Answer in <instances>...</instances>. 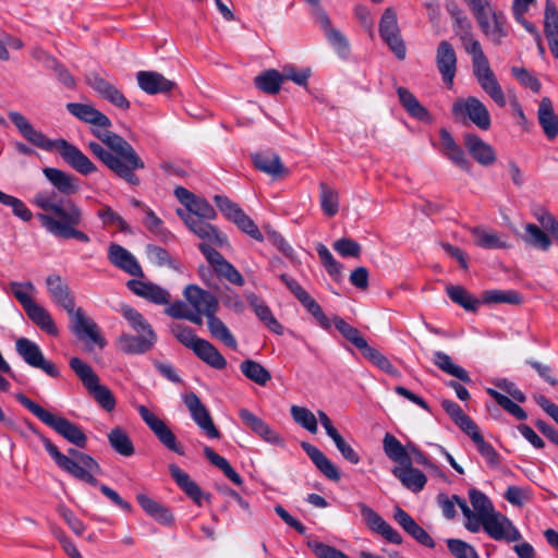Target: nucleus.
Returning <instances> with one entry per match:
<instances>
[{
  "label": "nucleus",
  "mask_w": 558,
  "mask_h": 558,
  "mask_svg": "<svg viewBox=\"0 0 558 558\" xmlns=\"http://www.w3.org/2000/svg\"><path fill=\"white\" fill-rule=\"evenodd\" d=\"M544 33L546 38L558 37V10L550 0L545 5Z\"/></svg>",
  "instance_id": "obj_64"
},
{
  "label": "nucleus",
  "mask_w": 558,
  "mask_h": 558,
  "mask_svg": "<svg viewBox=\"0 0 558 558\" xmlns=\"http://www.w3.org/2000/svg\"><path fill=\"white\" fill-rule=\"evenodd\" d=\"M255 86L265 94L276 95L280 92L282 82L281 72L275 69L266 70L254 78Z\"/></svg>",
  "instance_id": "obj_44"
},
{
  "label": "nucleus",
  "mask_w": 558,
  "mask_h": 558,
  "mask_svg": "<svg viewBox=\"0 0 558 558\" xmlns=\"http://www.w3.org/2000/svg\"><path fill=\"white\" fill-rule=\"evenodd\" d=\"M204 454L209 460V462L220 469L222 473L228 477L233 484L240 486L243 483L242 477L231 466L229 461L223 457L219 456L216 451H214L210 447L206 446L204 448Z\"/></svg>",
  "instance_id": "obj_48"
},
{
  "label": "nucleus",
  "mask_w": 558,
  "mask_h": 558,
  "mask_svg": "<svg viewBox=\"0 0 558 558\" xmlns=\"http://www.w3.org/2000/svg\"><path fill=\"white\" fill-rule=\"evenodd\" d=\"M522 241L530 247L547 252L551 247L553 240L539 226L529 222L524 226Z\"/></svg>",
  "instance_id": "obj_38"
},
{
  "label": "nucleus",
  "mask_w": 558,
  "mask_h": 558,
  "mask_svg": "<svg viewBox=\"0 0 558 558\" xmlns=\"http://www.w3.org/2000/svg\"><path fill=\"white\" fill-rule=\"evenodd\" d=\"M137 411L142 420L167 449L178 453L179 456H184L182 446L178 444L175 435L163 420L156 416L145 405H138Z\"/></svg>",
  "instance_id": "obj_14"
},
{
  "label": "nucleus",
  "mask_w": 558,
  "mask_h": 558,
  "mask_svg": "<svg viewBox=\"0 0 558 558\" xmlns=\"http://www.w3.org/2000/svg\"><path fill=\"white\" fill-rule=\"evenodd\" d=\"M333 324L337 330L353 345H355L361 352H363L368 345L367 341L363 338L360 330L350 324H348L343 318L336 316L333 318Z\"/></svg>",
  "instance_id": "obj_51"
},
{
  "label": "nucleus",
  "mask_w": 558,
  "mask_h": 558,
  "mask_svg": "<svg viewBox=\"0 0 558 558\" xmlns=\"http://www.w3.org/2000/svg\"><path fill=\"white\" fill-rule=\"evenodd\" d=\"M471 233L474 236V243L482 248L494 250L508 247L507 242L501 240L497 233L488 232L482 227L473 228Z\"/></svg>",
  "instance_id": "obj_50"
},
{
  "label": "nucleus",
  "mask_w": 558,
  "mask_h": 558,
  "mask_svg": "<svg viewBox=\"0 0 558 558\" xmlns=\"http://www.w3.org/2000/svg\"><path fill=\"white\" fill-rule=\"evenodd\" d=\"M29 428L40 439L45 449L60 470L92 486L98 485V480L95 475L101 474V468L92 456L75 448H69L68 454H64L36 427L29 425Z\"/></svg>",
  "instance_id": "obj_4"
},
{
  "label": "nucleus",
  "mask_w": 558,
  "mask_h": 558,
  "mask_svg": "<svg viewBox=\"0 0 558 558\" xmlns=\"http://www.w3.org/2000/svg\"><path fill=\"white\" fill-rule=\"evenodd\" d=\"M486 392L509 414L513 415L517 420L524 421L527 417V413L523 408L513 402L509 397L500 393L499 391L487 388Z\"/></svg>",
  "instance_id": "obj_55"
},
{
  "label": "nucleus",
  "mask_w": 558,
  "mask_h": 558,
  "mask_svg": "<svg viewBox=\"0 0 558 558\" xmlns=\"http://www.w3.org/2000/svg\"><path fill=\"white\" fill-rule=\"evenodd\" d=\"M392 474L404 487L414 493L421 492L427 482L426 475L418 469L413 468L412 464L396 466Z\"/></svg>",
  "instance_id": "obj_35"
},
{
  "label": "nucleus",
  "mask_w": 558,
  "mask_h": 558,
  "mask_svg": "<svg viewBox=\"0 0 558 558\" xmlns=\"http://www.w3.org/2000/svg\"><path fill=\"white\" fill-rule=\"evenodd\" d=\"M316 252L328 275L336 281L342 278V265L335 259L328 247L322 243L317 244Z\"/></svg>",
  "instance_id": "obj_54"
},
{
  "label": "nucleus",
  "mask_w": 558,
  "mask_h": 558,
  "mask_svg": "<svg viewBox=\"0 0 558 558\" xmlns=\"http://www.w3.org/2000/svg\"><path fill=\"white\" fill-rule=\"evenodd\" d=\"M302 449L310 457L315 466L330 481L338 482L340 480V473L337 466L314 445L303 441L301 444Z\"/></svg>",
  "instance_id": "obj_33"
},
{
  "label": "nucleus",
  "mask_w": 558,
  "mask_h": 558,
  "mask_svg": "<svg viewBox=\"0 0 558 558\" xmlns=\"http://www.w3.org/2000/svg\"><path fill=\"white\" fill-rule=\"evenodd\" d=\"M207 325L214 338L220 340L225 345L233 350L238 348V342L234 336L231 333L226 324L216 316V314H211L207 318Z\"/></svg>",
  "instance_id": "obj_47"
},
{
  "label": "nucleus",
  "mask_w": 558,
  "mask_h": 558,
  "mask_svg": "<svg viewBox=\"0 0 558 558\" xmlns=\"http://www.w3.org/2000/svg\"><path fill=\"white\" fill-rule=\"evenodd\" d=\"M254 167L270 175L272 179L284 178L289 174V170L281 162L279 155L272 151H260L252 155Z\"/></svg>",
  "instance_id": "obj_30"
},
{
  "label": "nucleus",
  "mask_w": 558,
  "mask_h": 558,
  "mask_svg": "<svg viewBox=\"0 0 558 558\" xmlns=\"http://www.w3.org/2000/svg\"><path fill=\"white\" fill-rule=\"evenodd\" d=\"M240 371L247 379L259 386H265L271 379L270 372L254 360H244L240 364Z\"/></svg>",
  "instance_id": "obj_46"
},
{
  "label": "nucleus",
  "mask_w": 558,
  "mask_h": 558,
  "mask_svg": "<svg viewBox=\"0 0 558 558\" xmlns=\"http://www.w3.org/2000/svg\"><path fill=\"white\" fill-rule=\"evenodd\" d=\"M213 246L205 242L198 244V250L205 256L214 272L233 286L243 287L245 280L242 274Z\"/></svg>",
  "instance_id": "obj_12"
},
{
  "label": "nucleus",
  "mask_w": 558,
  "mask_h": 558,
  "mask_svg": "<svg viewBox=\"0 0 558 558\" xmlns=\"http://www.w3.org/2000/svg\"><path fill=\"white\" fill-rule=\"evenodd\" d=\"M477 83L482 87V89L489 95V97L499 106L505 107L507 104L506 96L504 94V90L498 83L496 75L493 74L487 77H483L482 80H478Z\"/></svg>",
  "instance_id": "obj_58"
},
{
  "label": "nucleus",
  "mask_w": 558,
  "mask_h": 558,
  "mask_svg": "<svg viewBox=\"0 0 558 558\" xmlns=\"http://www.w3.org/2000/svg\"><path fill=\"white\" fill-rule=\"evenodd\" d=\"M174 337L186 348L191 349L195 355L204 363L215 369H223L227 366V360L209 341L197 337L194 330L185 325L177 324L172 327Z\"/></svg>",
  "instance_id": "obj_6"
},
{
  "label": "nucleus",
  "mask_w": 558,
  "mask_h": 558,
  "mask_svg": "<svg viewBox=\"0 0 558 558\" xmlns=\"http://www.w3.org/2000/svg\"><path fill=\"white\" fill-rule=\"evenodd\" d=\"M537 118L545 136L549 141L555 140L558 136V116L555 113L551 100L548 97L542 99Z\"/></svg>",
  "instance_id": "obj_34"
},
{
  "label": "nucleus",
  "mask_w": 558,
  "mask_h": 558,
  "mask_svg": "<svg viewBox=\"0 0 558 558\" xmlns=\"http://www.w3.org/2000/svg\"><path fill=\"white\" fill-rule=\"evenodd\" d=\"M397 94L400 104L412 118L422 122H432L428 110L418 101L412 92L405 87H399Z\"/></svg>",
  "instance_id": "obj_37"
},
{
  "label": "nucleus",
  "mask_w": 558,
  "mask_h": 558,
  "mask_svg": "<svg viewBox=\"0 0 558 558\" xmlns=\"http://www.w3.org/2000/svg\"><path fill=\"white\" fill-rule=\"evenodd\" d=\"M15 398L32 414H34L44 424L52 428L66 441L76 446L77 448H86L87 436L77 424L63 416L53 415L49 411L45 410L41 405L26 397L24 393H16Z\"/></svg>",
  "instance_id": "obj_5"
},
{
  "label": "nucleus",
  "mask_w": 558,
  "mask_h": 558,
  "mask_svg": "<svg viewBox=\"0 0 558 558\" xmlns=\"http://www.w3.org/2000/svg\"><path fill=\"white\" fill-rule=\"evenodd\" d=\"M320 192V206L324 214L328 217H333L339 210V195L338 192L331 189L327 183H319Z\"/></svg>",
  "instance_id": "obj_53"
},
{
  "label": "nucleus",
  "mask_w": 558,
  "mask_h": 558,
  "mask_svg": "<svg viewBox=\"0 0 558 558\" xmlns=\"http://www.w3.org/2000/svg\"><path fill=\"white\" fill-rule=\"evenodd\" d=\"M433 362L439 369L458 378L462 383L470 384L472 381L469 373L463 367L454 364L447 353L436 351L434 353Z\"/></svg>",
  "instance_id": "obj_43"
},
{
  "label": "nucleus",
  "mask_w": 558,
  "mask_h": 558,
  "mask_svg": "<svg viewBox=\"0 0 558 558\" xmlns=\"http://www.w3.org/2000/svg\"><path fill=\"white\" fill-rule=\"evenodd\" d=\"M313 17L324 31L329 44L341 54L348 52L349 41L340 31L336 29L331 25V21L327 12L325 10H317V14L313 15Z\"/></svg>",
  "instance_id": "obj_32"
},
{
  "label": "nucleus",
  "mask_w": 558,
  "mask_h": 558,
  "mask_svg": "<svg viewBox=\"0 0 558 558\" xmlns=\"http://www.w3.org/2000/svg\"><path fill=\"white\" fill-rule=\"evenodd\" d=\"M383 447L386 456L397 462L399 465H409L412 464V459L410 453L403 447L397 437L387 433L383 440Z\"/></svg>",
  "instance_id": "obj_42"
},
{
  "label": "nucleus",
  "mask_w": 558,
  "mask_h": 558,
  "mask_svg": "<svg viewBox=\"0 0 558 558\" xmlns=\"http://www.w3.org/2000/svg\"><path fill=\"white\" fill-rule=\"evenodd\" d=\"M379 35L399 60L405 59V44L400 33L397 13L392 8L385 9L380 17Z\"/></svg>",
  "instance_id": "obj_11"
},
{
  "label": "nucleus",
  "mask_w": 558,
  "mask_h": 558,
  "mask_svg": "<svg viewBox=\"0 0 558 558\" xmlns=\"http://www.w3.org/2000/svg\"><path fill=\"white\" fill-rule=\"evenodd\" d=\"M15 349L23 361L32 367L39 368L52 378L60 376V371L54 363L47 360L39 345L27 338H20L15 342Z\"/></svg>",
  "instance_id": "obj_13"
},
{
  "label": "nucleus",
  "mask_w": 558,
  "mask_h": 558,
  "mask_svg": "<svg viewBox=\"0 0 558 558\" xmlns=\"http://www.w3.org/2000/svg\"><path fill=\"white\" fill-rule=\"evenodd\" d=\"M290 412L296 424L301 425L312 434L317 433V420L308 409L304 407L292 405Z\"/></svg>",
  "instance_id": "obj_60"
},
{
  "label": "nucleus",
  "mask_w": 558,
  "mask_h": 558,
  "mask_svg": "<svg viewBox=\"0 0 558 558\" xmlns=\"http://www.w3.org/2000/svg\"><path fill=\"white\" fill-rule=\"evenodd\" d=\"M156 340L154 330L141 332L138 336L123 333L118 339V345L126 354H143L154 347Z\"/></svg>",
  "instance_id": "obj_29"
},
{
  "label": "nucleus",
  "mask_w": 558,
  "mask_h": 558,
  "mask_svg": "<svg viewBox=\"0 0 558 558\" xmlns=\"http://www.w3.org/2000/svg\"><path fill=\"white\" fill-rule=\"evenodd\" d=\"M46 284L52 302L66 313L73 312L75 307V298L71 292L69 284L59 275H49L46 278Z\"/></svg>",
  "instance_id": "obj_26"
},
{
  "label": "nucleus",
  "mask_w": 558,
  "mask_h": 558,
  "mask_svg": "<svg viewBox=\"0 0 558 558\" xmlns=\"http://www.w3.org/2000/svg\"><path fill=\"white\" fill-rule=\"evenodd\" d=\"M446 543L449 551L456 558H480L475 548L462 539L448 538Z\"/></svg>",
  "instance_id": "obj_63"
},
{
  "label": "nucleus",
  "mask_w": 558,
  "mask_h": 558,
  "mask_svg": "<svg viewBox=\"0 0 558 558\" xmlns=\"http://www.w3.org/2000/svg\"><path fill=\"white\" fill-rule=\"evenodd\" d=\"M449 299L462 306L465 311L476 312L481 301L475 299L469 293L466 289L461 286H449L446 289Z\"/></svg>",
  "instance_id": "obj_49"
},
{
  "label": "nucleus",
  "mask_w": 558,
  "mask_h": 558,
  "mask_svg": "<svg viewBox=\"0 0 558 558\" xmlns=\"http://www.w3.org/2000/svg\"><path fill=\"white\" fill-rule=\"evenodd\" d=\"M121 314L137 333L153 330L151 326L147 323L143 315L134 307L124 304L121 306Z\"/></svg>",
  "instance_id": "obj_61"
},
{
  "label": "nucleus",
  "mask_w": 558,
  "mask_h": 558,
  "mask_svg": "<svg viewBox=\"0 0 558 558\" xmlns=\"http://www.w3.org/2000/svg\"><path fill=\"white\" fill-rule=\"evenodd\" d=\"M469 497L474 509L473 512L478 514L482 520L495 512L492 501L481 490L475 488L470 489Z\"/></svg>",
  "instance_id": "obj_57"
},
{
  "label": "nucleus",
  "mask_w": 558,
  "mask_h": 558,
  "mask_svg": "<svg viewBox=\"0 0 558 558\" xmlns=\"http://www.w3.org/2000/svg\"><path fill=\"white\" fill-rule=\"evenodd\" d=\"M128 289L135 295L145 299L146 301L157 304L167 305L170 303V293L162 287L151 282L140 279H130L126 282Z\"/></svg>",
  "instance_id": "obj_23"
},
{
  "label": "nucleus",
  "mask_w": 558,
  "mask_h": 558,
  "mask_svg": "<svg viewBox=\"0 0 558 558\" xmlns=\"http://www.w3.org/2000/svg\"><path fill=\"white\" fill-rule=\"evenodd\" d=\"M86 84L104 100L112 106L128 110L130 101L123 93L112 83L100 76L97 72H89L85 75Z\"/></svg>",
  "instance_id": "obj_17"
},
{
  "label": "nucleus",
  "mask_w": 558,
  "mask_h": 558,
  "mask_svg": "<svg viewBox=\"0 0 558 558\" xmlns=\"http://www.w3.org/2000/svg\"><path fill=\"white\" fill-rule=\"evenodd\" d=\"M463 143L469 154L480 165L487 167L496 161L495 149L478 135L465 133L463 136Z\"/></svg>",
  "instance_id": "obj_28"
},
{
  "label": "nucleus",
  "mask_w": 558,
  "mask_h": 558,
  "mask_svg": "<svg viewBox=\"0 0 558 558\" xmlns=\"http://www.w3.org/2000/svg\"><path fill=\"white\" fill-rule=\"evenodd\" d=\"M170 474L178 486L198 506L202 505L201 487L191 480L190 475L175 464L169 466Z\"/></svg>",
  "instance_id": "obj_39"
},
{
  "label": "nucleus",
  "mask_w": 558,
  "mask_h": 558,
  "mask_svg": "<svg viewBox=\"0 0 558 558\" xmlns=\"http://www.w3.org/2000/svg\"><path fill=\"white\" fill-rule=\"evenodd\" d=\"M136 80L141 89L149 95L166 94L171 92L175 83L154 71H140Z\"/></svg>",
  "instance_id": "obj_31"
},
{
  "label": "nucleus",
  "mask_w": 558,
  "mask_h": 558,
  "mask_svg": "<svg viewBox=\"0 0 558 558\" xmlns=\"http://www.w3.org/2000/svg\"><path fill=\"white\" fill-rule=\"evenodd\" d=\"M66 110L76 119L92 125L90 132L100 142H89L87 147L116 177L131 186H138L137 170L145 162L134 147L121 135L110 131L111 120L89 104L68 102Z\"/></svg>",
  "instance_id": "obj_2"
},
{
  "label": "nucleus",
  "mask_w": 558,
  "mask_h": 558,
  "mask_svg": "<svg viewBox=\"0 0 558 558\" xmlns=\"http://www.w3.org/2000/svg\"><path fill=\"white\" fill-rule=\"evenodd\" d=\"M362 354L365 359H367L371 363H373L380 371H383L391 376H396V377L400 376V372L377 349H375L371 345H367L366 349L362 352Z\"/></svg>",
  "instance_id": "obj_56"
},
{
  "label": "nucleus",
  "mask_w": 558,
  "mask_h": 558,
  "mask_svg": "<svg viewBox=\"0 0 558 558\" xmlns=\"http://www.w3.org/2000/svg\"><path fill=\"white\" fill-rule=\"evenodd\" d=\"M108 441L111 448L123 457H131L135 452L131 438L121 427H114L110 430L108 434Z\"/></svg>",
  "instance_id": "obj_45"
},
{
  "label": "nucleus",
  "mask_w": 558,
  "mask_h": 558,
  "mask_svg": "<svg viewBox=\"0 0 558 558\" xmlns=\"http://www.w3.org/2000/svg\"><path fill=\"white\" fill-rule=\"evenodd\" d=\"M483 34L495 45H501L510 33V26L502 11L493 5L474 15Z\"/></svg>",
  "instance_id": "obj_8"
},
{
  "label": "nucleus",
  "mask_w": 558,
  "mask_h": 558,
  "mask_svg": "<svg viewBox=\"0 0 558 558\" xmlns=\"http://www.w3.org/2000/svg\"><path fill=\"white\" fill-rule=\"evenodd\" d=\"M183 294L193 310L198 313H204L207 318L211 314H216L219 308V303L216 295L199 288L196 284H189L184 289Z\"/></svg>",
  "instance_id": "obj_22"
},
{
  "label": "nucleus",
  "mask_w": 558,
  "mask_h": 558,
  "mask_svg": "<svg viewBox=\"0 0 558 558\" xmlns=\"http://www.w3.org/2000/svg\"><path fill=\"white\" fill-rule=\"evenodd\" d=\"M436 65L446 85L451 87L457 73V54L453 46L441 40L436 50Z\"/></svg>",
  "instance_id": "obj_24"
},
{
  "label": "nucleus",
  "mask_w": 558,
  "mask_h": 558,
  "mask_svg": "<svg viewBox=\"0 0 558 558\" xmlns=\"http://www.w3.org/2000/svg\"><path fill=\"white\" fill-rule=\"evenodd\" d=\"M477 83L482 87V89L489 95V97L499 106L505 107L507 104L506 96L504 94V90L498 83L496 75L493 74L487 77H483L482 80H478Z\"/></svg>",
  "instance_id": "obj_59"
},
{
  "label": "nucleus",
  "mask_w": 558,
  "mask_h": 558,
  "mask_svg": "<svg viewBox=\"0 0 558 558\" xmlns=\"http://www.w3.org/2000/svg\"><path fill=\"white\" fill-rule=\"evenodd\" d=\"M452 114L456 120H470L481 130H488L492 124L490 114L486 106L476 97L458 98L452 105Z\"/></svg>",
  "instance_id": "obj_9"
},
{
  "label": "nucleus",
  "mask_w": 558,
  "mask_h": 558,
  "mask_svg": "<svg viewBox=\"0 0 558 558\" xmlns=\"http://www.w3.org/2000/svg\"><path fill=\"white\" fill-rule=\"evenodd\" d=\"M177 215L184 221L189 230L203 242L219 247L227 244V236L206 220H203L193 214H187L180 208L177 209Z\"/></svg>",
  "instance_id": "obj_15"
},
{
  "label": "nucleus",
  "mask_w": 558,
  "mask_h": 558,
  "mask_svg": "<svg viewBox=\"0 0 558 558\" xmlns=\"http://www.w3.org/2000/svg\"><path fill=\"white\" fill-rule=\"evenodd\" d=\"M521 295L514 290H486L482 293L481 303L485 304H520Z\"/></svg>",
  "instance_id": "obj_52"
},
{
  "label": "nucleus",
  "mask_w": 558,
  "mask_h": 558,
  "mask_svg": "<svg viewBox=\"0 0 558 558\" xmlns=\"http://www.w3.org/2000/svg\"><path fill=\"white\" fill-rule=\"evenodd\" d=\"M0 203L2 205L11 207L13 215L19 217L23 221L27 222L33 218L32 211L17 197H14L12 195L5 194L4 192L0 191Z\"/></svg>",
  "instance_id": "obj_62"
},
{
  "label": "nucleus",
  "mask_w": 558,
  "mask_h": 558,
  "mask_svg": "<svg viewBox=\"0 0 558 558\" xmlns=\"http://www.w3.org/2000/svg\"><path fill=\"white\" fill-rule=\"evenodd\" d=\"M393 519L418 544L427 548L436 546L433 537L401 507L397 506L395 508Z\"/></svg>",
  "instance_id": "obj_27"
},
{
  "label": "nucleus",
  "mask_w": 558,
  "mask_h": 558,
  "mask_svg": "<svg viewBox=\"0 0 558 558\" xmlns=\"http://www.w3.org/2000/svg\"><path fill=\"white\" fill-rule=\"evenodd\" d=\"M357 507L365 521V524L373 532L380 534L387 542L401 545L403 538L389 523H387L373 508L364 502H359Z\"/></svg>",
  "instance_id": "obj_21"
},
{
  "label": "nucleus",
  "mask_w": 558,
  "mask_h": 558,
  "mask_svg": "<svg viewBox=\"0 0 558 558\" xmlns=\"http://www.w3.org/2000/svg\"><path fill=\"white\" fill-rule=\"evenodd\" d=\"M43 173L52 184V191H40L34 204L44 214H38L41 226L53 236L88 243L90 238L80 228L84 225L82 208L70 196L80 191L78 179L57 168H44Z\"/></svg>",
  "instance_id": "obj_1"
},
{
  "label": "nucleus",
  "mask_w": 558,
  "mask_h": 558,
  "mask_svg": "<svg viewBox=\"0 0 558 558\" xmlns=\"http://www.w3.org/2000/svg\"><path fill=\"white\" fill-rule=\"evenodd\" d=\"M70 367L104 410L111 412L116 408L113 393L109 388L99 384L97 374L88 364L78 357H72L70 360Z\"/></svg>",
  "instance_id": "obj_7"
},
{
  "label": "nucleus",
  "mask_w": 558,
  "mask_h": 558,
  "mask_svg": "<svg viewBox=\"0 0 558 558\" xmlns=\"http://www.w3.org/2000/svg\"><path fill=\"white\" fill-rule=\"evenodd\" d=\"M482 527L495 541L512 543L521 539V534L512 522L496 511L482 520Z\"/></svg>",
  "instance_id": "obj_20"
},
{
  "label": "nucleus",
  "mask_w": 558,
  "mask_h": 558,
  "mask_svg": "<svg viewBox=\"0 0 558 558\" xmlns=\"http://www.w3.org/2000/svg\"><path fill=\"white\" fill-rule=\"evenodd\" d=\"M183 402L187 408L191 417L195 424L209 437L214 439L220 438L221 434L214 424L208 409L202 403L195 392H187L183 396Z\"/></svg>",
  "instance_id": "obj_18"
},
{
  "label": "nucleus",
  "mask_w": 558,
  "mask_h": 558,
  "mask_svg": "<svg viewBox=\"0 0 558 558\" xmlns=\"http://www.w3.org/2000/svg\"><path fill=\"white\" fill-rule=\"evenodd\" d=\"M9 119L27 142L43 150L51 151L56 149L76 172L88 175L97 170L93 161L78 147L64 138H48L41 131L36 130L22 113L10 111Z\"/></svg>",
  "instance_id": "obj_3"
},
{
  "label": "nucleus",
  "mask_w": 558,
  "mask_h": 558,
  "mask_svg": "<svg viewBox=\"0 0 558 558\" xmlns=\"http://www.w3.org/2000/svg\"><path fill=\"white\" fill-rule=\"evenodd\" d=\"M70 316V330L82 341H90L99 348L106 345L105 338L100 335L97 324L85 315L82 307H76L68 313Z\"/></svg>",
  "instance_id": "obj_16"
},
{
  "label": "nucleus",
  "mask_w": 558,
  "mask_h": 558,
  "mask_svg": "<svg viewBox=\"0 0 558 558\" xmlns=\"http://www.w3.org/2000/svg\"><path fill=\"white\" fill-rule=\"evenodd\" d=\"M246 299L256 316L266 325V327L274 333L281 336L284 330L283 326L274 316L270 307L254 293H250Z\"/></svg>",
  "instance_id": "obj_36"
},
{
  "label": "nucleus",
  "mask_w": 558,
  "mask_h": 558,
  "mask_svg": "<svg viewBox=\"0 0 558 558\" xmlns=\"http://www.w3.org/2000/svg\"><path fill=\"white\" fill-rule=\"evenodd\" d=\"M109 262L120 270L137 278H143L144 271L135 256L120 244L111 243L108 247Z\"/></svg>",
  "instance_id": "obj_25"
},
{
  "label": "nucleus",
  "mask_w": 558,
  "mask_h": 558,
  "mask_svg": "<svg viewBox=\"0 0 558 558\" xmlns=\"http://www.w3.org/2000/svg\"><path fill=\"white\" fill-rule=\"evenodd\" d=\"M279 279L298 299V301L311 313L324 329L331 327L329 318L325 315L320 305L306 292V290L292 277L281 274Z\"/></svg>",
  "instance_id": "obj_19"
},
{
  "label": "nucleus",
  "mask_w": 558,
  "mask_h": 558,
  "mask_svg": "<svg viewBox=\"0 0 558 558\" xmlns=\"http://www.w3.org/2000/svg\"><path fill=\"white\" fill-rule=\"evenodd\" d=\"M214 202L222 215L238 228L257 241H263L264 236L256 223L242 210V208L230 198L223 195H215Z\"/></svg>",
  "instance_id": "obj_10"
},
{
  "label": "nucleus",
  "mask_w": 558,
  "mask_h": 558,
  "mask_svg": "<svg viewBox=\"0 0 558 558\" xmlns=\"http://www.w3.org/2000/svg\"><path fill=\"white\" fill-rule=\"evenodd\" d=\"M25 313L35 325L48 335L57 336L59 333L50 313L38 303L35 302L25 311Z\"/></svg>",
  "instance_id": "obj_41"
},
{
  "label": "nucleus",
  "mask_w": 558,
  "mask_h": 558,
  "mask_svg": "<svg viewBox=\"0 0 558 558\" xmlns=\"http://www.w3.org/2000/svg\"><path fill=\"white\" fill-rule=\"evenodd\" d=\"M136 500L142 509L159 523L169 525L173 522L172 513L149 496L145 494H137Z\"/></svg>",
  "instance_id": "obj_40"
}]
</instances>
